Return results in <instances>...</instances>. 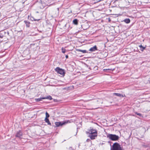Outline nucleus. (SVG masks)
Segmentation results:
<instances>
[{
    "instance_id": "nucleus-1",
    "label": "nucleus",
    "mask_w": 150,
    "mask_h": 150,
    "mask_svg": "<svg viewBox=\"0 0 150 150\" xmlns=\"http://www.w3.org/2000/svg\"><path fill=\"white\" fill-rule=\"evenodd\" d=\"M107 137L112 141H117L119 139L118 136L112 134H109L107 135Z\"/></svg>"
},
{
    "instance_id": "nucleus-2",
    "label": "nucleus",
    "mask_w": 150,
    "mask_h": 150,
    "mask_svg": "<svg viewBox=\"0 0 150 150\" xmlns=\"http://www.w3.org/2000/svg\"><path fill=\"white\" fill-rule=\"evenodd\" d=\"M111 150H122L120 145L117 142L114 143L111 148Z\"/></svg>"
},
{
    "instance_id": "nucleus-3",
    "label": "nucleus",
    "mask_w": 150,
    "mask_h": 150,
    "mask_svg": "<svg viewBox=\"0 0 150 150\" xmlns=\"http://www.w3.org/2000/svg\"><path fill=\"white\" fill-rule=\"evenodd\" d=\"M55 71L58 74L62 75H64L65 74V70L64 69H62L57 67L55 69Z\"/></svg>"
},
{
    "instance_id": "nucleus-4",
    "label": "nucleus",
    "mask_w": 150,
    "mask_h": 150,
    "mask_svg": "<svg viewBox=\"0 0 150 150\" xmlns=\"http://www.w3.org/2000/svg\"><path fill=\"white\" fill-rule=\"evenodd\" d=\"M67 123V122H55V127H58L65 125Z\"/></svg>"
},
{
    "instance_id": "nucleus-5",
    "label": "nucleus",
    "mask_w": 150,
    "mask_h": 150,
    "mask_svg": "<svg viewBox=\"0 0 150 150\" xmlns=\"http://www.w3.org/2000/svg\"><path fill=\"white\" fill-rule=\"evenodd\" d=\"M88 133L89 134H95L96 133L97 134V131L96 129H94L92 127H91L90 129L88 130Z\"/></svg>"
},
{
    "instance_id": "nucleus-6",
    "label": "nucleus",
    "mask_w": 150,
    "mask_h": 150,
    "mask_svg": "<svg viewBox=\"0 0 150 150\" xmlns=\"http://www.w3.org/2000/svg\"><path fill=\"white\" fill-rule=\"evenodd\" d=\"M23 135V133L21 131L19 130L18 132L16 135V137L19 138H22Z\"/></svg>"
},
{
    "instance_id": "nucleus-7",
    "label": "nucleus",
    "mask_w": 150,
    "mask_h": 150,
    "mask_svg": "<svg viewBox=\"0 0 150 150\" xmlns=\"http://www.w3.org/2000/svg\"><path fill=\"white\" fill-rule=\"evenodd\" d=\"M97 134L96 133L95 134H89V137H90V138L92 139H95V137H97Z\"/></svg>"
},
{
    "instance_id": "nucleus-8",
    "label": "nucleus",
    "mask_w": 150,
    "mask_h": 150,
    "mask_svg": "<svg viewBox=\"0 0 150 150\" xmlns=\"http://www.w3.org/2000/svg\"><path fill=\"white\" fill-rule=\"evenodd\" d=\"M98 48L96 45H95L93 47L91 48L89 50V51L91 52H93L96 50H98Z\"/></svg>"
},
{
    "instance_id": "nucleus-9",
    "label": "nucleus",
    "mask_w": 150,
    "mask_h": 150,
    "mask_svg": "<svg viewBox=\"0 0 150 150\" xmlns=\"http://www.w3.org/2000/svg\"><path fill=\"white\" fill-rule=\"evenodd\" d=\"M114 95L116 96H117L119 97H123L124 96L123 95L119 93H113Z\"/></svg>"
},
{
    "instance_id": "nucleus-10",
    "label": "nucleus",
    "mask_w": 150,
    "mask_h": 150,
    "mask_svg": "<svg viewBox=\"0 0 150 150\" xmlns=\"http://www.w3.org/2000/svg\"><path fill=\"white\" fill-rule=\"evenodd\" d=\"M78 22V20L77 19H74L73 21V23L75 25H77Z\"/></svg>"
},
{
    "instance_id": "nucleus-11",
    "label": "nucleus",
    "mask_w": 150,
    "mask_h": 150,
    "mask_svg": "<svg viewBox=\"0 0 150 150\" xmlns=\"http://www.w3.org/2000/svg\"><path fill=\"white\" fill-rule=\"evenodd\" d=\"M24 22L26 24V26L27 27H30V22L27 21H24Z\"/></svg>"
},
{
    "instance_id": "nucleus-12",
    "label": "nucleus",
    "mask_w": 150,
    "mask_h": 150,
    "mask_svg": "<svg viewBox=\"0 0 150 150\" xmlns=\"http://www.w3.org/2000/svg\"><path fill=\"white\" fill-rule=\"evenodd\" d=\"M139 47H140V50L142 52H143L146 48V47H143L142 45H139Z\"/></svg>"
},
{
    "instance_id": "nucleus-13",
    "label": "nucleus",
    "mask_w": 150,
    "mask_h": 150,
    "mask_svg": "<svg viewBox=\"0 0 150 150\" xmlns=\"http://www.w3.org/2000/svg\"><path fill=\"white\" fill-rule=\"evenodd\" d=\"M45 122H46L47 123V124H48V125H51V123H50V122L49 121L48 118H45Z\"/></svg>"
},
{
    "instance_id": "nucleus-14",
    "label": "nucleus",
    "mask_w": 150,
    "mask_h": 150,
    "mask_svg": "<svg viewBox=\"0 0 150 150\" xmlns=\"http://www.w3.org/2000/svg\"><path fill=\"white\" fill-rule=\"evenodd\" d=\"M123 21L126 23H129L130 22V20L129 18H126L123 20Z\"/></svg>"
},
{
    "instance_id": "nucleus-15",
    "label": "nucleus",
    "mask_w": 150,
    "mask_h": 150,
    "mask_svg": "<svg viewBox=\"0 0 150 150\" xmlns=\"http://www.w3.org/2000/svg\"><path fill=\"white\" fill-rule=\"evenodd\" d=\"M44 99H48L50 100H51L52 99V97L50 96H47L46 97H44Z\"/></svg>"
},
{
    "instance_id": "nucleus-16",
    "label": "nucleus",
    "mask_w": 150,
    "mask_h": 150,
    "mask_svg": "<svg viewBox=\"0 0 150 150\" xmlns=\"http://www.w3.org/2000/svg\"><path fill=\"white\" fill-rule=\"evenodd\" d=\"M42 99H44V97L40 98L35 99V100L37 101H40L42 100Z\"/></svg>"
},
{
    "instance_id": "nucleus-17",
    "label": "nucleus",
    "mask_w": 150,
    "mask_h": 150,
    "mask_svg": "<svg viewBox=\"0 0 150 150\" xmlns=\"http://www.w3.org/2000/svg\"><path fill=\"white\" fill-rule=\"evenodd\" d=\"M78 51L81 52L83 53H85L88 52H87V51L85 50H79Z\"/></svg>"
},
{
    "instance_id": "nucleus-18",
    "label": "nucleus",
    "mask_w": 150,
    "mask_h": 150,
    "mask_svg": "<svg viewBox=\"0 0 150 150\" xmlns=\"http://www.w3.org/2000/svg\"><path fill=\"white\" fill-rule=\"evenodd\" d=\"M30 19L32 21H39L40 20V19H35L33 17H30Z\"/></svg>"
},
{
    "instance_id": "nucleus-19",
    "label": "nucleus",
    "mask_w": 150,
    "mask_h": 150,
    "mask_svg": "<svg viewBox=\"0 0 150 150\" xmlns=\"http://www.w3.org/2000/svg\"><path fill=\"white\" fill-rule=\"evenodd\" d=\"M62 52L63 53H64L66 52L65 49L63 47L62 48Z\"/></svg>"
},
{
    "instance_id": "nucleus-20",
    "label": "nucleus",
    "mask_w": 150,
    "mask_h": 150,
    "mask_svg": "<svg viewBox=\"0 0 150 150\" xmlns=\"http://www.w3.org/2000/svg\"><path fill=\"white\" fill-rule=\"evenodd\" d=\"M46 114V117L45 118H48L50 117V115L49 114L46 112L45 113Z\"/></svg>"
},
{
    "instance_id": "nucleus-21",
    "label": "nucleus",
    "mask_w": 150,
    "mask_h": 150,
    "mask_svg": "<svg viewBox=\"0 0 150 150\" xmlns=\"http://www.w3.org/2000/svg\"><path fill=\"white\" fill-rule=\"evenodd\" d=\"M4 37V35L2 33H0V38H2Z\"/></svg>"
},
{
    "instance_id": "nucleus-22",
    "label": "nucleus",
    "mask_w": 150,
    "mask_h": 150,
    "mask_svg": "<svg viewBox=\"0 0 150 150\" xmlns=\"http://www.w3.org/2000/svg\"><path fill=\"white\" fill-rule=\"evenodd\" d=\"M135 113L137 115H139V116H142V115L140 113H138L137 112H136Z\"/></svg>"
},
{
    "instance_id": "nucleus-23",
    "label": "nucleus",
    "mask_w": 150,
    "mask_h": 150,
    "mask_svg": "<svg viewBox=\"0 0 150 150\" xmlns=\"http://www.w3.org/2000/svg\"><path fill=\"white\" fill-rule=\"evenodd\" d=\"M54 102H57L58 101V100L57 99H54Z\"/></svg>"
},
{
    "instance_id": "nucleus-24",
    "label": "nucleus",
    "mask_w": 150,
    "mask_h": 150,
    "mask_svg": "<svg viewBox=\"0 0 150 150\" xmlns=\"http://www.w3.org/2000/svg\"><path fill=\"white\" fill-rule=\"evenodd\" d=\"M90 141V139H87L86 140V142H89Z\"/></svg>"
},
{
    "instance_id": "nucleus-25",
    "label": "nucleus",
    "mask_w": 150,
    "mask_h": 150,
    "mask_svg": "<svg viewBox=\"0 0 150 150\" xmlns=\"http://www.w3.org/2000/svg\"><path fill=\"white\" fill-rule=\"evenodd\" d=\"M86 79H87V80H91L90 79H88V77L87 76L86 77Z\"/></svg>"
},
{
    "instance_id": "nucleus-26",
    "label": "nucleus",
    "mask_w": 150,
    "mask_h": 150,
    "mask_svg": "<svg viewBox=\"0 0 150 150\" xmlns=\"http://www.w3.org/2000/svg\"><path fill=\"white\" fill-rule=\"evenodd\" d=\"M65 57L66 59H67L68 58V55H66Z\"/></svg>"
},
{
    "instance_id": "nucleus-27",
    "label": "nucleus",
    "mask_w": 150,
    "mask_h": 150,
    "mask_svg": "<svg viewBox=\"0 0 150 150\" xmlns=\"http://www.w3.org/2000/svg\"><path fill=\"white\" fill-rule=\"evenodd\" d=\"M86 65V66H87V67H88V65Z\"/></svg>"
}]
</instances>
